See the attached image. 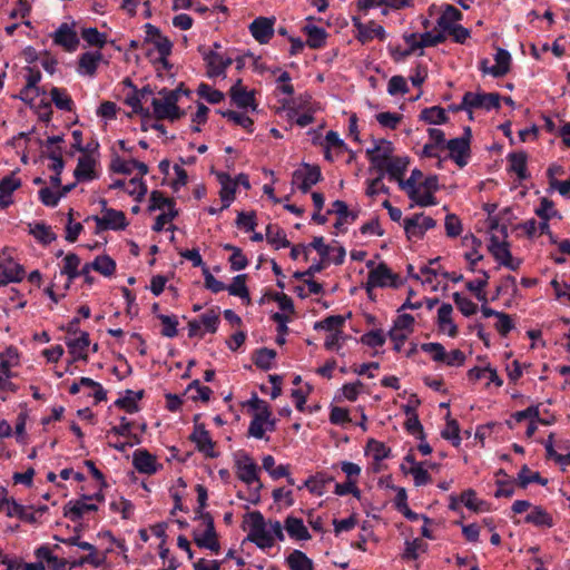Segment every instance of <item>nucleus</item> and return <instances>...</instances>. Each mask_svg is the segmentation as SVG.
I'll return each mask as SVG.
<instances>
[{"instance_id":"f257e3e1","label":"nucleus","mask_w":570,"mask_h":570,"mask_svg":"<svg viewBox=\"0 0 570 570\" xmlns=\"http://www.w3.org/2000/svg\"><path fill=\"white\" fill-rule=\"evenodd\" d=\"M392 153V142L386 139H381L373 149L366 150V156L374 167L385 169L391 179L400 181L409 166V159L406 157H391Z\"/></svg>"},{"instance_id":"f03ea898","label":"nucleus","mask_w":570,"mask_h":570,"mask_svg":"<svg viewBox=\"0 0 570 570\" xmlns=\"http://www.w3.org/2000/svg\"><path fill=\"white\" fill-rule=\"evenodd\" d=\"M402 285L403 281L400 278L399 274L393 273L387 265L381 263L377 267L368 272L365 291L371 295L372 289L376 287L400 288Z\"/></svg>"},{"instance_id":"7ed1b4c3","label":"nucleus","mask_w":570,"mask_h":570,"mask_svg":"<svg viewBox=\"0 0 570 570\" xmlns=\"http://www.w3.org/2000/svg\"><path fill=\"white\" fill-rule=\"evenodd\" d=\"M249 515L248 541L261 549H268L274 546V537L266 530V522L261 511H252Z\"/></svg>"},{"instance_id":"20e7f679","label":"nucleus","mask_w":570,"mask_h":570,"mask_svg":"<svg viewBox=\"0 0 570 570\" xmlns=\"http://www.w3.org/2000/svg\"><path fill=\"white\" fill-rule=\"evenodd\" d=\"M9 250L4 248L0 254V288L26 277V268L8 254Z\"/></svg>"},{"instance_id":"39448f33","label":"nucleus","mask_w":570,"mask_h":570,"mask_svg":"<svg viewBox=\"0 0 570 570\" xmlns=\"http://www.w3.org/2000/svg\"><path fill=\"white\" fill-rule=\"evenodd\" d=\"M323 174L318 166L304 163L301 169H296L292 174V185L296 186L302 193L306 194L315 184L323 180Z\"/></svg>"},{"instance_id":"423d86ee","label":"nucleus","mask_w":570,"mask_h":570,"mask_svg":"<svg viewBox=\"0 0 570 570\" xmlns=\"http://www.w3.org/2000/svg\"><path fill=\"white\" fill-rule=\"evenodd\" d=\"M97 225V233L101 230H124L128 226L125 213L117 209H105V215L92 216Z\"/></svg>"},{"instance_id":"0eeeda50","label":"nucleus","mask_w":570,"mask_h":570,"mask_svg":"<svg viewBox=\"0 0 570 570\" xmlns=\"http://www.w3.org/2000/svg\"><path fill=\"white\" fill-rule=\"evenodd\" d=\"M352 22L356 30L355 38L361 43L370 42L374 38H377L379 40H384L386 38V33L382 24L376 23L373 20L364 23L360 17H353Z\"/></svg>"},{"instance_id":"6e6552de","label":"nucleus","mask_w":570,"mask_h":570,"mask_svg":"<svg viewBox=\"0 0 570 570\" xmlns=\"http://www.w3.org/2000/svg\"><path fill=\"white\" fill-rule=\"evenodd\" d=\"M501 95L498 92H472L468 91L465 104L470 107V118H473V109L492 110L499 109Z\"/></svg>"},{"instance_id":"1a4fd4ad","label":"nucleus","mask_w":570,"mask_h":570,"mask_svg":"<svg viewBox=\"0 0 570 570\" xmlns=\"http://www.w3.org/2000/svg\"><path fill=\"white\" fill-rule=\"evenodd\" d=\"M445 148L450 150L449 157L459 168H463L471 157L470 141L466 138H452L446 141Z\"/></svg>"},{"instance_id":"9d476101","label":"nucleus","mask_w":570,"mask_h":570,"mask_svg":"<svg viewBox=\"0 0 570 570\" xmlns=\"http://www.w3.org/2000/svg\"><path fill=\"white\" fill-rule=\"evenodd\" d=\"M235 465L238 480L249 487L258 482L259 468L255 462H253L249 454H243L239 459L236 460Z\"/></svg>"},{"instance_id":"9b49d317","label":"nucleus","mask_w":570,"mask_h":570,"mask_svg":"<svg viewBox=\"0 0 570 570\" xmlns=\"http://www.w3.org/2000/svg\"><path fill=\"white\" fill-rule=\"evenodd\" d=\"M274 17H257L249 24V33L259 43H268L274 35Z\"/></svg>"},{"instance_id":"f8f14e48","label":"nucleus","mask_w":570,"mask_h":570,"mask_svg":"<svg viewBox=\"0 0 570 570\" xmlns=\"http://www.w3.org/2000/svg\"><path fill=\"white\" fill-rule=\"evenodd\" d=\"M318 20L322 18H315L313 16H308L306 18L307 23L303 28V32L306 36V45L309 49H323L326 42L327 32L316 24L311 23V21Z\"/></svg>"},{"instance_id":"ddd939ff","label":"nucleus","mask_w":570,"mask_h":570,"mask_svg":"<svg viewBox=\"0 0 570 570\" xmlns=\"http://www.w3.org/2000/svg\"><path fill=\"white\" fill-rule=\"evenodd\" d=\"M52 39L55 43L62 46L63 50L68 52L76 51L80 42L77 32L67 22H62L58 27Z\"/></svg>"},{"instance_id":"4468645a","label":"nucleus","mask_w":570,"mask_h":570,"mask_svg":"<svg viewBox=\"0 0 570 570\" xmlns=\"http://www.w3.org/2000/svg\"><path fill=\"white\" fill-rule=\"evenodd\" d=\"M65 344L68 352L71 354V362H78V360L87 362V348L90 345L89 334L87 332H81V335L78 337H67Z\"/></svg>"},{"instance_id":"2eb2a0df","label":"nucleus","mask_w":570,"mask_h":570,"mask_svg":"<svg viewBox=\"0 0 570 570\" xmlns=\"http://www.w3.org/2000/svg\"><path fill=\"white\" fill-rule=\"evenodd\" d=\"M190 441L196 444L199 452L205 453L207 456L215 458L217 454L214 452L215 443L205 425L198 424L194 426L190 434Z\"/></svg>"},{"instance_id":"dca6fc26","label":"nucleus","mask_w":570,"mask_h":570,"mask_svg":"<svg viewBox=\"0 0 570 570\" xmlns=\"http://www.w3.org/2000/svg\"><path fill=\"white\" fill-rule=\"evenodd\" d=\"M158 94L161 96V99H153L154 114L151 115L156 120L168 119L171 111L169 104H174V100H177V91H169V89L164 88Z\"/></svg>"},{"instance_id":"f3484780","label":"nucleus","mask_w":570,"mask_h":570,"mask_svg":"<svg viewBox=\"0 0 570 570\" xmlns=\"http://www.w3.org/2000/svg\"><path fill=\"white\" fill-rule=\"evenodd\" d=\"M213 174L216 176L220 185L219 196L223 202L222 209H227L230 207L235 198L237 181H233L230 175L225 171H213Z\"/></svg>"},{"instance_id":"a211bd4d","label":"nucleus","mask_w":570,"mask_h":570,"mask_svg":"<svg viewBox=\"0 0 570 570\" xmlns=\"http://www.w3.org/2000/svg\"><path fill=\"white\" fill-rule=\"evenodd\" d=\"M96 166L97 159L94 158L89 151L85 153L78 159L73 176L78 181H89L96 179L98 178V174L95 170Z\"/></svg>"},{"instance_id":"6ab92c4d","label":"nucleus","mask_w":570,"mask_h":570,"mask_svg":"<svg viewBox=\"0 0 570 570\" xmlns=\"http://www.w3.org/2000/svg\"><path fill=\"white\" fill-rule=\"evenodd\" d=\"M331 214L337 215L334 228L341 232H345V229L342 228L343 224H353V222L358 218V213L350 210L342 199H336L332 203V208L326 212V215Z\"/></svg>"},{"instance_id":"aec40b11","label":"nucleus","mask_w":570,"mask_h":570,"mask_svg":"<svg viewBox=\"0 0 570 570\" xmlns=\"http://www.w3.org/2000/svg\"><path fill=\"white\" fill-rule=\"evenodd\" d=\"M88 499H79L78 501H69L65 507V517L71 522H79L82 520L85 513L98 510L96 504L87 503Z\"/></svg>"},{"instance_id":"412c9836","label":"nucleus","mask_w":570,"mask_h":570,"mask_svg":"<svg viewBox=\"0 0 570 570\" xmlns=\"http://www.w3.org/2000/svg\"><path fill=\"white\" fill-rule=\"evenodd\" d=\"M132 463L139 473L154 474L157 471V458L145 449L134 452Z\"/></svg>"},{"instance_id":"4be33fe9","label":"nucleus","mask_w":570,"mask_h":570,"mask_svg":"<svg viewBox=\"0 0 570 570\" xmlns=\"http://www.w3.org/2000/svg\"><path fill=\"white\" fill-rule=\"evenodd\" d=\"M488 249L493 258L502 266H504L507 261L512 256L511 243L509 240H500L499 236L493 234L490 236Z\"/></svg>"},{"instance_id":"5701e85b","label":"nucleus","mask_w":570,"mask_h":570,"mask_svg":"<svg viewBox=\"0 0 570 570\" xmlns=\"http://www.w3.org/2000/svg\"><path fill=\"white\" fill-rule=\"evenodd\" d=\"M21 179L16 178L14 173L0 179V208L6 209L10 207V196L13 191L21 187Z\"/></svg>"},{"instance_id":"b1692460","label":"nucleus","mask_w":570,"mask_h":570,"mask_svg":"<svg viewBox=\"0 0 570 570\" xmlns=\"http://www.w3.org/2000/svg\"><path fill=\"white\" fill-rule=\"evenodd\" d=\"M194 543L198 548L208 549L214 553H218L220 550L217 532L212 524H209V529H205L203 533L194 531Z\"/></svg>"},{"instance_id":"393cba45","label":"nucleus","mask_w":570,"mask_h":570,"mask_svg":"<svg viewBox=\"0 0 570 570\" xmlns=\"http://www.w3.org/2000/svg\"><path fill=\"white\" fill-rule=\"evenodd\" d=\"M334 482V476L325 472H317L305 479V483L298 489L306 488L311 493L323 495L327 484Z\"/></svg>"},{"instance_id":"a878e982","label":"nucleus","mask_w":570,"mask_h":570,"mask_svg":"<svg viewBox=\"0 0 570 570\" xmlns=\"http://www.w3.org/2000/svg\"><path fill=\"white\" fill-rule=\"evenodd\" d=\"M495 63L490 67V76L500 78L508 75L511 70V53L505 50L498 48L494 55Z\"/></svg>"},{"instance_id":"bb28decb","label":"nucleus","mask_w":570,"mask_h":570,"mask_svg":"<svg viewBox=\"0 0 570 570\" xmlns=\"http://www.w3.org/2000/svg\"><path fill=\"white\" fill-rule=\"evenodd\" d=\"M463 14L453 4H445L441 16L436 19V26L440 32H449L456 21L462 20Z\"/></svg>"},{"instance_id":"cd10ccee","label":"nucleus","mask_w":570,"mask_h":570,"mask_svg":"<svg viewBox=\"0 0 570 570\" xmlns=\"http://www.w3.org/2000/svg\"><path fill=\"white\" fill-rule=\"evenodd\" d=\"M36 558H45V567L48 570H68V561L52 553L48 546H41L35 550Z\"/></svg>"},{"instance_id":"c85d7f7f","label":"nucleus","mask_w":570,"mask_h":570,"mask_svg":"<svg viewBox=\"0 0 570 570\" xmlns=\"http://www.w3.org/2000/svg\"><path fill=\"white\" fill-rule=\"evenodd\" d=\"M284 527L287 530V534L296 541H307L311 538L304 521L298 519V517L287 515Z\"/></svg>"},{"instance_id":"c756f323","label":"nucleus","mask_w":570,"mask_h":570,"mask_svg":"<svg viewBox=\"0 0 570 570\" xmlns=\"http://www.w3.org/2000/svg\"><path fill=\"white\" fill-rule=\"evenodd\" d=\"M229 98L232 102L239 109H247L255 111L257 102L255 100V92L247 89H229Z\"/></svg>"},{"instance_id":"7c9ffc66","label":"nucleus","mask_w":570,"mask_h":570,"mask_svg":"<svg viewBox=\"0 0 570 570\" xmlns=\"http://www.w3.org/2000/svg\"><path fill=\"white\" fill-rule=\"evenodd\" d=\"M453 306L442 304L438 309V326L441 331H448L449 336L455 337L458 327L452 320Z\"/></svg>"},{"instance_id":"2f4dec72","label":"nucleus","mask_w":570,"mask_h":570,"mask_svg":"<svg viewBox=\"0 0 570 570\" xmlns=\"http://www.w3.org/2000/svg\"><path fill=\"white\" fill-rule=\"evenodd\" d=\"M101 59H102V55L100 51L83 52L79 57L78 71L82 75H87L90 77L95 76L97 73L98 66H99V62Z\"/></svg>"},{"instance_id":"473e14b6","label":"nucleus","mask_w":570,"mask_h":570,"mask_svg":"<svg viewBox=\"0 0 570 570\" xmlns=\"http://www.w3.org/2000/svg\"><path fill=\"white\" fill-rule=\"evenodd\" d=\"M508 160L510 161V171L514 173L520 180L529 177L528 154L525 151L510 153Z\"/></svg>"},{"instance_id":"72a5a7b5","label":"nucleus","mask_w":570,"mask_h":570,"mask_svg":"<svg viewBox=\"0 0 570 570\" xmlns=\"http://www.w3.org/2000/svg\"><path fill=\"white\" fill-rule=\"evenodd\" d=\"M287 562V567L291 570H313L314 564L311 559L306 556L305 552L298 549H294L289 552L285 559Z\"/></svg>"},{"instance_id":"f704fd0d","label":"nucleus","mask_w":570,"mask_h":570,"mask_svg":"<svg viewBox=\"0 0 570 570\" xmlns=\"http://www.w3.org/2000/svg\"><path fill=\"white\" fill-rule=\"evenodd\" d=\"M51 101L56 105V108L62 111L71 112L75 110L76 105L70 95L66 89L53 87L50 90Z\"/></svg>"},{"instance_id":"c9c22d12","label":"nucleus","mask_w":570,"mask_h":570,"mask_svg":"<svg viewBox=\"0 0 570 570\" xmlns=\"http://www.w3.org/2000/svg\"><path fill=\"white\" fill-rule=\"evenodd\" d=\"M247 274H238L233 277L232 284L227 286L229 295L240 297L245 299L247 304H250V293L246 285Z\"/></svg>"},{"instance_id":"e433bc0d","label":"nucleus","mask_w":570,"mask_h":570,"mask_svg":"<svg viewBox=\"0 0 570 570\" xmlns=\"http://www.w3.org/2000/svg\"><path fill=\"white\" fill-rule=\"evenodd\" d=\"M81 264L80 257L75 253H68L65 257V265H62L61 273L67 275L68 282L66 288H69L72 281L80 276L79 266Z\"/></svg>"},{"instance_id":"4c0bfd02","label":"nucleus","mask_w":570,"mask_h":570,"mask_svg":"<svg viewBox=\"0 0 570 570\" xmlns=\"http://www.w3.org/2000/svg\"><path fill=\"white\" fill-rule=\"evenodd\" d=\"M419 119L428 124H435L436 126H440V124H446L449 121V116L446 115L445 109L434 105V107L421 110Z\"/></svg>"},{"instance_id":"58836bf2","label":"nucleus","mask_w":570,"mask_h":570,"mask_svg":"<svg viewBox=\"0 0 570 570\" xmlns=\"http://www.w3.org/2000/svg\"><path fill=\"white\" fill-rule=\"evenodd\" d=\"M7 515L17 517L20 521L33 524L37 523L38 517L35 512L28 510L27 507L19 504L13 499L9 502V509H7Z\"/></svg>"},{"instance_id":"ea45409f","label":"nucleus","mask_w":570,"mask_h":570,"mask_svg":"<svg viewBox=\"0 0 570 570\" xmlns=\"http://www.w3.org/2000/svg\"><path fill=\"white\" fill-rule=\"evenodd\" d=\"M525 522L535 527H548L553 525L552 517L547 510L541 507H534L525 517Z\"/></svg>"},{"instance_id":"a19ab883","label":"nucleus","mask_w":570,"mask_h":570,"mask_svg":"<svg viewBox=\"0 0 570 570\" xmlns=\"http://www.w3.org/2000/svg\"><path fill=\"white\" fill-rule=\"evenodd\" d=\"M518 484L520 488L525 489L530 483H538L546 487L549 481L543 479L539 472H531L528 465H523L518 473Z\"/></svg>"},{"instance_id":"79ce46f5","label":"nucleus","mask_w":570,"mask_h":570,"mask_svg":"<svg viewBox=\"0 0 570 570\" xmlns=\"http://www.w3.org/2000/svg\"><path fill=\"white\" fill-rule=\"evenodd\" d=\"M266 238L276 249L288 248L291 246V243L286 238V233L277 226L267 225Z\"/></svg>"},{"instance_id":"37998d69","label":"nucleus","mask_w":570,"mask_h":570,"mask_svg":"<svg viewBox=\"0 0 570 570\" xmlns=\"http://www.w3.org/2000/svg\"><path fill=\"white\" fill-rule=\"evenodd\" d=\"M352 313L348 312L346 316L344 315H330L323 318L322 321H317L314 325L315 330H325L328 332L332 331H342L341 327H344V322L347 317H351Z\"/></svg>"},{"instance_id":"c03bdc74","label":"nucleus","mask_w":570,"mask_h":570,"mask_svg":"<svg viewBox=\"0 0 570 570\" xmlns=\"http://www.w3.org/2000/svg\"><path fill=\"white\" fill-rule=\"evenodd\" d=\"M153 43L155 45V48L159 53V62L163 63L165 69H169L170 65L167 58L171 55L173 51L171 40L168 37L160 35L156 38V40H154Z\"/></svg>"},{"instance_id":"a18cd8bd","label":"nucleus","mask_w":570,"mask_h":570,"mask_svg":"<svg viewBox=\"0 0 570 570\" xmlns=\"http://www.w3.org/2000/svg\"><path fill=\"white\" fill-rule=\"evenodd\" d=\"M422 217V213L414 214L411 217H406L403 220V228L409 239L411 238H422L424 236V230L420 223Z\"/></svg>"},{"instance_id":"49530a36","label":"nucleus","mask_w":570,"mask_h":570,"mask_svg":"<svg viewBox=\"0 0 570 570\" xmlns=\"http://www.w3.org/2000/svg\"><path fill=\"white\" fill-rule=\"evenodd\" d=\"M276 351L262 347L254 352L253 363L256 367L268 371L272 367V361L276 357Z\"/></svg>"},{"instance_id":"de8ad7c7","label":"nucleus","mask_w":570,"mask_h":570,"mask_svg":"<svg viewBox=\"0 0 570 570\" xmlns=\"http://www.w3.org/2000/svg\"><path fill=\"white\" fill-rule=\"evenodd\" d=\"M199 52H202L203 59L206 61L207 76L210 78L222 76V73H215V72H218L220 70V62H222L223 56L214 50L203 51L202 48H199Z\"/></svg>"},{"instance_id":"09e8293b","label":"nucleus","mask_w":570,"mask_h":570,"mask_svg":"<svg viewBox=\"0 0 570 570\" xmlns=\"http://www.w3.org/2000/svg\"><path fill=\"white\" fill-rule=\"evenodd\" d=\"M92 269L100 273L104 276H111L117 268L116 261L109 255H99L95 258Z\"/></svg>"},{"instance_id":"8fccbe9b","label":"nucleus","mask_w":570,"mask_h":570,"mask_svg":"<svg viewBox=\"0 0 570 570\" xmlns=\"http://www.w3.org/2000/svg\"><path fill=\"white\" fill-rule=\"evenodd\" d=\"M218 114H220L223 117L227 118L228 120H232L236 126L242 127L249 134L254 130V121L249 116H246L240 112H236L233 110H218Z\"/></svg>"},{"instance_id":"3c124183","label":"nucleus","mask_w":570,"mask_h":570,"mask_svg":"<svg viewBox=\"0 0 570 570\" xmlns=\"http://www.w3.org/2000/svg\"><path fill=\"white\" fill-rule=\"evenodd\" d=\"M366 452L373 455L375 462H382L391 455V449L384 443L376 441V439H370L366 444Z\"/></svg>"},{"instance_id":"603ef678","label":"nucleus","mask_w":570,"mask_h":570,"mask_svg":"<svg viewBox=\"0 0 570 570\" xmlns=\"http://www.w3.org/2000/svg\"><path fill=\"white\" fill-rule=\"evenodd\" d=\"M423 174L419 169H414L407 179H399L400 189L406 191L410 198H414L417 195V179L422 178Z\"/></svg>"},{"instance_id":"864d4df0","label":"nucleus","mask_w":570,"mask_h":570,"mask_svg":"<svg viewBox=\"0 0 570 570\" xmlns=\"http://www.w3.org/2000/svg\"><path fill=\"white\" fill-rule=\"evenodd\" d=\"M41 244H51L57 238V235L51 230L46 223H36L29 232Z\"/></svg>"},{"instance_id":"5fc2aeb1","label":"nucleus","mask_w":570,"mask_h":570,"mask_svg":"<svg viewBox=\"0 0 570 570\" xmlns=\"http://www.w3.org/2000/svg\"><path fill=\"white\" fill-rule=\"evenodd\" d=\"M460 502L474 512L483 511L487 504L484 501H480V499L476 498V493L473 489L463 491L460 494Z\"/></svg>"},{"instance_id":"6e6d98bb","label":"nucleus","mask_w":570,"mask_h":570,"mask_svg":"<svg viewBox=\"0 0 570 570\" xmlns=\"http://www.w3.org/2000/svg\"><path fill=\"white\" fill-rule=\"evenodd\" d=\"M157 318L163 325L160 334L166 337L177 336L178 320L175 315L158 314Z\"/></svg>"},{"instance_id":"4d7b16f0","label":"nucleus","mask_w":570,"mask_h":570,"mask_svg":"<svg viewBox=\"0 0 570 570\" xmlns=\"http://www.w3.org/2000/svg\"><path fill=\"white\" fill-rule=\"evenodd\" d=\"M125 102L127 106H131L134 114L139 115L144 121L153 118L149 109L141 106V98L138 95L137 89L135 90V94L126 97Z\"/></svg>"},{"instance_id":"13d9d810","label":"nucleus","mask_w":570,"mask_h":570,"mask_svg":"<svg viewBox=\"0 0 570 570\" xmlns=\"http://www.w3.org/2000/svg\"><path fill=\"white\" fill-rule=\"evenodd\" d=\"M81 36L88 45L96 46L99 49L104 48L107 42V36L97 28L82 29Z\"/></svg>"},{"instance_id":"bf43d9fd","label":"nucleus","mask_w":570,"mask_h":570,"mask_svg":"<svg viewBox=\"0 0 570 570\" xmlns=\"http://www.w3.org/2000/svg\"><path fill=\"white\" fill-rule=\"evenodd\" d=\"M386 336L382 330H373L361 335V344L368 347H382Z\"/></svg>"},{"instance_id":"052dcab7","label":"nucleus","mask_w":570,"mask_h":570,"mask_svg":"<svg viewBox=\"0 0 570 570\" xmlns=\"http://www.w3.org/2000/svg\"><path fill=\"white\" fill-rule=\"evenodd\" d=\"M197 94L212 104H218L225 99V95L222 91L213 89L209 85H206V82L198 85Z\"/></svg>"},{"instance_id":"680f3d73","label":"nucleus","mask_w":570,"mask_h":570,"mask_svg":"<svg viewBox=\"0 0 570 570\" xmlns=\"http://www.w3.org/2000/svg\"><path fill=\"white\" fill-rule=\"evenodd\" d=\"M453 298L455 306L464 316H472L476 313L478 306L472 303L471 298L463 296L459 292L453 294Z\"/></svg>"},{"instance_id":"e2e57ef3","label":"nucleus","mask_w":570,"mask_h":570,"mask_svg":"<svg viewBox=\"0 0 570 570\" xmlns=\"http://www.w3.org/2000/svg\"><path fill=\"white\" fill-rule=\"evenodd\" d=\"M171 204H175L174 198L166 197L164 193L159 190H154L150 194L148 210L155 212L157 209H164L167 206H171Z\"/></svg>"},{"instance_id":"0e129e2a","label":"nucleus","mask_w":570,"mask_h":570,"mask_svg":"<svg viewBox=\"0 0 570 570\" xmlns=\"http://www.w3.org/2000/svg\"><path fill=\"white\" fill-rule=\"evenodd\" d=\"M147 190L146 183L141 177H132L126 186V191L129 195L135 196L137 200H141L147 194Z\"/></svg>"},{"instance_id":"69168bd1","label":"nucleus","mask_w":570,"mask_h":570,"mask_svg":"<svg viewBox=\"0 0 570 570\" xmlns=\"http://www.w3.org/2000/svg\"><path fill=\"white\" fill-rule=\"evenodd\" d=\"M541 219H550L552 217L561 218L560 213L554 209V203L548 197H543L540 203V207L534 210Z\"/></svg>"},{"instance_id":"338daca9","label":"nucleus","mask_w":570,"mask_h":570,"mask_svg":"<svg viewBox=\"0 0 570 570\" xmlns=\"http://www.w3.org/2000/svg\"><path fill=\"white\" fill-rule=\"evenodd\" d=\"M402 115L401 114H395V112H390V111H384V112H379L376 115V119L380 124L381 127L383 128H387V129H396L402 120Z\"/></svg>"},{"instance_id":"774afa93","label":"nucleus","mask_w":570,"mask_h":570,"mask_svg":"<svg viewBox=\"0 0 570 570\" xmlns=\"http://www.w3.org/2000/svg\"><path fill=\"white\" fill-rule=\"evenodd\" d=\"M410 91L406 80L403 76L396 75L390 78L387 82V92L391 96L405 95Z\"/></svg>"}]
</instances>
